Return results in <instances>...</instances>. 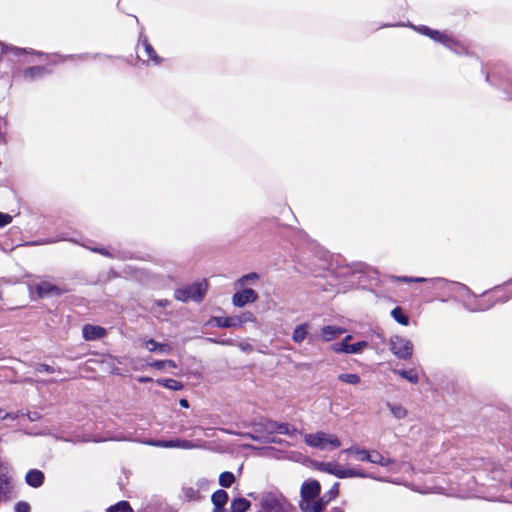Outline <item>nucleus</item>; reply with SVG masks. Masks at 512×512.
I'll list each match as a JSON object with an SVG mask.
<instances>
[{"label":"nucleus","instance_id":"nucleus-1","mask_svg":"<svg viewBox=\"0 0 512 512\" xmlns=\"http://www.w3.org/2000/svg\"><path fill=\"white\" fill-rule=\"evenodd\" d=\"M512 297V294H508L504 287H495L489 291L482 293L476 299V309L485 311L498 303H506Z\"/></svg>","mask_w":512,"mask_h":512},{"label":"nucleus","instance_id":"nucleus-2","mask_svg":"<svg viewBox=\"0 0 512 512\" xmlns=\"http://www.w3.org/2000/svg\"><path fill=\"white\" fill-rule=\"evenodd\" d=\"M304 441L308 446L321 450L325 449L328 445L333 449L339 448L341 445V442L336 435L324 432L306 434Z\"/></svg>","mask_w":512,"mask_h":512},{"label":"nucleus","instance_id":"nucleus-3","mask_svg":"<svg viewBox=\"0 0 512 512\" xmlns=\"http://www.w3.org/2000/svg\"><path fill=\"white\" fill-rule=\"evenodd\" d=\"M207 283L196 282L184 288L175 290L174 296L178 301L186 302L188 300L201 301L206 293Z\"/></svg>","mask_w":512,"mask_h":512},{"label":"nucleus","instance_id":"nucleus-4","mask_svg":"<svg viewBox=\"0 0 512 512\" xmlns=\"http://www.w3.org/2000/svg\"><path fill=\"white\" fill-rule=\"evenodd\" d=\"M390 350L399 359H410L413 354V344L410 340L394 336L390 339Z\"/></svg>","mask_w":512,"mask_h":512},{"label":"nucleus","instance_id":"nucleus-5","mask_svg":"<svg viewBox=\"0 0 512 512\" xmlns=\"http://www.w3.org/2000/svg\"><path fill=\"white\" fill-rule=\"evenodd\" d=\"M286 504L283 496L268 493L261 499V512H286Z\"/></svg>","mask_w":512,"mask_h":512},{"label":"nucleus","instance_id":"nucleus-6","mask_svg":"<svg viewBox=\"0 0 512 512\" xmlns=\"http://www.w3.org/2000/svg\"><path fill=\"white\" fill-rule=\"evenodd\" d=\"M37 296L41 299L49 297H59L69 290L65 286H58L49 281H41L34 287Z\"/></svg>","mask_w":512,"mask_h":512},{"label":"nucleus","instance_id":"nucleus-7","mask_svg":"<svg viewBox=\"0 0 512 512\" xmlns=\"http://www.w3.org/2000/svg\"><path fill=\"white\" fill-rule=\"evenodd\" d=\"M321 493V485L318 480H307L303 482L300 489V495L302 498V504H306L307 501L318 498Z\"/></svg>","mask_w":512,"mask_h":512},{"label":"nucleus","instance_id":"nucleus-8","mask_svg":"<svg viewBox=\"0 0 512 512\" xmlns=\"http://www.w3.org/2000/svg\"><path fill=\"white\" fill-rule=\"evenodd\" d=\"M323 470L328 472L329 474H332L338 478L344 479V478H350V477H365V473L361 471H357L355 469H342L336 464H322Z\"/></svg>","mask_w":512,"mask_h":512},{"label":"nucleus","instance_id":"nucleus-9","mask_svg":"<svg viewBox=\"0 0 512 512\" xmlns=\"http://www.w3.org/2000/svg\"><path fill=\"white\" fill-rule=\"evenodd\" d=\"M352 338L351 335H347L341 343L333 345V350L337 353H358L364 347L367 346L366 341H359L353 344H349L348 341Z\"/></svg>","mask_w":512,"mask_h":512},{"label":"nucleus","instance_id":"nucleus-10","mask_svg":"<svg viewBox=\"0 0 512 512\" xmlns=\"http://www.w3.org/2000/svg\"><path fill=\"white\" fill-rule=\"evenodd\" d=\"M258 299V294L251 288H246L240 292H236L232 297V303L236 307H243L248 303H254Z\"/></svg>","mask_w":512,"mask_h":512},{"label":"nucleus","instance_id":"nucleus-11","mask_svg":"<svg viewBox=\"0 0 512 512\" xmlns=\"http://www.w3.org/2000/svg\"><path fill=\"white\" fill-rule=\"evenodd\" d=\"M107 331L104 327L92 324H85L82 328V335L86 341H94L105 337Z\"/></svg>","mask_w":512,"mask_h":512},{"label":"nucleus","instance_id":"nucleus-12","mask_svg":"<svg viewBox=\"0 0 512 512\" xmlns=\"http://www.w3.org/2000/svg\"><path fill=\"white\" fill-rule=\"evenodd\" d=\"M417 31L420 34L429 37L433 41L443 44L444 46H445L446 42L449 41V37H450V35H448L446 32L435 30V29H432L425 25L419 26L417 28Z\"/></svg>","mask_w":512,"mask_h":512},{"label":"nucleus","instance_id":"nucleus-13","mask_svg":"<svg viewBox=\"0 0 512 512\" xmlns=\"http://www.w3.org/2000/svg\"><path fill=\"white\" fill-rule=\"evenodd\" d=\"M139 45L142 46L144 52V61L153 62L154 64H159L161 62L160 57L157 55L153 46L150 44L148 38L146 36H140Z\"/></svg>","mask_w":512,"mask_h":512},{"label":"nucleus","instance_id":"nucleus-14","mask_svg":"<svg viewBox=\"0 0 512 512\" xmlns=\"http://www.w3.org/2000/svg\"><path fill=\"white\" fill-rule=\"evenodd\" d=\"M329 501L326 496H318L314 500L307 501L306 504H301V509L305 512H323Z\"/></svg>","mask_w":512,"mask_h":512},{"label":"nucleus","instance_id":"nucleus-15","mask_svg":"<svg viewBox=\"0 0 512 512\" xmlns=\"http://www.w3.org/2000/svg\"><path fill=\"white\" fill-rule=\"evenodd\" d=\"M44 479V473L38 469L29 470L25 476L26 483L33 488H38L42 486L44 483Z\"/></svg>","mask_w":512,"mask_h":512},{"label":"nucleus","instance_id":"nucleus-16","mask_svg":"<svg viewBox=\"0 0 512 512\" xmlns=\"http://www.w3.org/2000/svg\"><path fill=\"white\" fill-rule=\"evenodd\" d=\"M152 445L158 446V447H164V448H184L189 449L192 448L193 445L189 440H170V441H155L151 443Z\"/></svg>","mask_w":512,"mask_h":512},{"label":"nucleus","instance_id":"nucleus-17","mask_svg":"<svg viewBox=\"0 0 512 512\" xmlns=\"http://www.w3.org/2000/svg\"><path fill=\"white\" fill-rule=\"evenodd\" d=\"M214 322L217 327L230 328L235 326H241L243 321L239 317H215Z\"/></svg>","mask_w":512,"mask_h":512},{"label":"nucleus","instance_id":"nucleus-18","mask_svg":"<svg viewBox=\"0 0 512 512\" xmlns=\"http://www.w3.org/2000/svg\"><path fill=\"white\" fill-rule=\"evenodd\" d=\"M445 47L450 49L455 54L461 55H468L469 54V47L466 46L464 43L454 39L452 36L449 37V41L446 42Z\"/></svg>","mask_w":512,"mask_h":512},{"label":"nucleus","instance_id":"nucleus-19","mask_svg":"<svg viewBox=\"0 0 512 512\" xmlns=\"http://www.w3.org/2000/svg\"><path fill=\"white\" fill-rule=\"evenodd\" d=\"M250 508L251 502L244 497H236L230 504V512H246Z\"/></svg>","mask_w":512,"mask_h":512},{"label":"nucleus","instance_id":"nucleus-20","mask_svg":"<svg viewBox=\"0 0 512 512\" xmlns=\"http://www.w3.org/2000/svg\"><path fill=\"white\" fill-rule=\"evenodd\" d=\"M48 73V70L43 66H33L25 69L23 75L29 80H35Z\"/></svg>","mask_w":512,"mask_h":512},{"label":"nucleus","instance_id":"nucleus-21","mask_svg":"<svg viewBox=\"0 0 512 512\" xmlns=\"http://www.w3.org/2000/svg\"><path fill=\"white\" fill-rule=\"evenodd\" d=\"M367 462L387 467L393 463V460L388 457H384L380 452L376 450H372L369 453V459Z\"/></svg>","mask_w":512,"mask_h":512},{"label":"nucleus","instance_id":"nucleus-22","mask_svg":"<svg viewBox=\"0 0 512 512\" xmlns=\"http://www.w3.org/2000/svg\"><path fill=\"white\" fill-rule=\"evenodd\" d=\"M229 500L228 493L223 489L216 490L212 496H211V502L213 506H226L227 502Z\"/></svg>","mask_w":512,"mask_h":512},{"label":"nucleus","instance_id":"nucleus-23","mask_svg":"<svg viewBox=\"0 0 512 512\" xmlns=\"http://www.w3.org/2000/svg\"><path fill=\"white\" fill-rule=\"evenodd\" d=\"M342 332H343V330L341 328L331 326V325L324 326L321 329V335L325 341L333 340L335 337L340 335Z\"/></svg>","mask_w":512,"mask_h":512},{"label":"nucleus","instance_id":"nucleus-24","mask_svg":"<svg viewBox=\"0 0 512 512\" xmlns=\"http://www.w3.org/2000/svg\"><path fill=\"white\" fill-rule=\"evenodd\" d=\"M157 384H159L160 386H163L167 389L174 390V391L181 390L184 387V385L181 381H178V380H175L172 378L158 379Z\"/></svg>","mask_w":512,"mask_h":512},{"label":"nucleus","instance_id":"nucleus-25","mask_svg":"<svg viewBox=\"0 0 512 512\" xmlns=\"http://www.w3.org/2000/svg\"><path fill=\"white\" fill-rule=\"evenodd\" d=\"M10 482L5 474L0 475V501H6L9 498Z\"/></svg>","mask_w":512,"mask_h":512},{"label":"nucleus","instance_id":"nucleus-26","mask_svg":"<svg viewBox=\"0 0 512 512\" xmlns=\"http://www.w3.org/2000/svg\"><path fill=\"white\" fill-rule=\"evenodd\" d=\"M307 328L308 324L306 323L296 326L292 334L293 341L296 343H301L306 338Z\"/></svg>","mask_w":512,"mask_h":512},{"label":"nucleus","instance_id":"nucleus-27","mask_svg":"<svg viewBox=\"0 0 512 512\" xmlns=\"http://www.w3.org/2000/svg\"><path fill=\"white\" fill-rule=\"evenodd\" d=\"M393 319L401 325L407 326L409 324V317L403 312L401 307H395L391 311Z\"/></svg>","mask_w":512,"mask_h":512},{"label":"nucleus","instance_id":"nucleus-28","mask_svg":"<svg viewBox=\"0 0 512 512\" xmlns=\"http://www.w3.org/2000/svg\"><path fill=\"white\" fill-rule=\"evenodd\" d=\"M235 476L230 471L222 472L219 476V485L223 488H230L235 482Z\"/></svg>","mask_w":512,"mask_h":512},{"label":"nucleus","instance_id":"nucleus-29","mask_svg":"<svg viewBox=\"0 0 512 512\" xmlns=\"http://www.w3.org/2000/svg\"><path fill=\"white\" fill-rule=\"evenodd\" d=\"M107 512H134L133 508L128 501H119L116 504L110 506L106 510Z\"/></svg>","mask_w":512,"mask_h":512},{"label":"nucleus","instance_id":"nucleus-30","mask_svg":"<svg viewBox=\"0 0 512 512\" xmlns=\"http://www.w3.org/2000/svg\"><path fill=\"white\" fill-rule=\"evenodd\" d=\"M182 493L187 501H198L201 499L200 491L194 487H184Z\"/></svg>","mask_w":512,"mask_h":512},{"label":"nucleus","instance_id":"nucleus-31","mask_svg":"<svg viewBox=\"0 0 512 512\" xmlns=\"http://www.w3.org/2000/svg\"><path fill=\"white\" fill-rule=\"evenodd\" d=\"M394 373L398 374L399 376H401L402 378L408 380L410 383L412 384H417L418 383V375L417 373L414 371V370H394Z\"/></svg>","mask_w":512,"mask_h":512},{"label":"nucleus","instance_id":"nucleus-32","mask_svg":"<svg viewBox=\"0 0 512 512\" xmlns=\"http://www.w3.org/2000/svg\"><path fill=\"white\" fill-rule=\"evenodd\" d=\"M338 380L344 383L358 385L361 382V378L358 374L354 373H342L338 375Z\"/></svg>","mask_w":512,"mask_h":512},{"label":"nucleus","instance_id":"nucleus-33","mask_svg":"<svg viewBox=\"0 0 512 512\" xmlns=\"http://www.w3.org/2000/svg\"><path fill=\"white\" fill-rule=\"evenodd\" d=\"M343 452L345 453H354L358 459L362 462H367L368 459H369V453L370 451L369 450H366V449H360L358 447H351V448H348L346 450H344Z\"/></svg>","mask_w":512,"mask_h":512},{"label":"nucleus","instance_id":"nucleus-34","mask_svg":"<svg viewBox=\"0 0 512 512\" xmlns=\"http://www.w3.org/2000/svg\"><path fill=\"white\" fill-rule=\"evenodd\" d=\"M390 411L397 419H403L407 416V410L401 405H389Z\"/></svg>","mask_w":512,"mask_h":512},{"label":"nucleus","instance_id":"nucleus-35","mask_svg":"<svg viewBox=\"0 0 512 512\" xmlns=\"http://www.w3.org/2000/svg\"><path fill=\"white\" fill-rule=\"evenodd\" d=\"M270 428L279 434H287L289 432V425L287 423L271 422Z\"/></svg>","mask_w":512,"mask_h":512},{"label":"nucleus","instance_id":"nucleus-36","mask_svg":"<svg viewBox=\"0 0 512 512\" xmlns=\"http://www.w3.org/2000/svg\"><path fill=\"white\" fill-rule=\"evenodd\" d=\"M338 494H339V484L335 483L328 492L323 494V496H326V499L330 502V501L334 500L335 498H337Z\"/></svg>","mask_w":512,"mask_h":512},{"label":"nucleus","instance_id":"nucleus-37","mask_svg":"<svg viewBox=\"0 0 512 512\" xmlns=\"http://www.w3.org/2000/svg\"><path fill=\"white\" fill-rule=\"evenodd\" d=\"M30 510H31V507H30L29 503H27L25 501H19L15 505V512H30Z\"/></svg>","mask_w":512,"mask_h":512},{"label":"nucleus","instance_id":"nucleus-38","mask_svg":"<svg viewBox=\"0 0 512 512\" xmlns=\"http://www.w3.org/2000/svg\"><path fill=\"white\" fill-rule=\"evenodd\" d=\"M36 372H45V373H54L55 372V369L48 365V364H44V363H41V364H38L35 368Z\"/></svg>","mask_w":512,"mask_h":512},{"label":"nucleus","instance_id":"nucleus-39","mask_svg":"<svg viewBox=\"0 0 512 512\" xmlns=\"http://www.w3.org/2000/svg\"><path fill=\"white\" fill-rule=\"evenodd\" d=\"M12 222V216L3 212H0V228Z\"/></svg>","mask_w":512,"mask_h":512},{"label":"nucleus","instance_id":"nucleus-40","mask_svg":"<svg viewBox=\"0 0 512 512\" xmlns=\"http://www.w3.org/2000/svg\"><path fill=\"white\" fill-rule=\"evenodd\" d=\"M259 278V275L255 272L253 273H249V274H246L244 276H242L238 282L241 283L242 285L248 281V280H257Z\"/></svg>","mask_w":512,"mask_h":512},{"label":"nucleus","instance_id":"nucleus-41","mask_svg":"<svg viewBox=\"0 0 512 512\" xmlns=\"http://www.w3.org/2000/svg\"><path fill=\"white\" fill-rule=\"evenodd\" d=\"M398 280L399 281H402V282H425L427 281L426 278H422V277H406V276H401V277H398Z\"/></svg>","mask_w":512,"mask_h":512},{"label":"nucleus","instance_id":"nucleus-42","mask_svg":"<svg viewBox=\"0 0 512 512\" xmlns=\"http://www.w3.org/2000/svg\"><path fill=\"white\" fill-rule=\"evenodd\" d=\"M145 345L150 352H154L158 350L159 342L155 341L154 339H149L145 342Z\"/></svg>","mask_w":512,"mask_h":512},{"label":"nucleus","instance_id":"nucleus-43","mask_svg":"<svg viewBox=\"0 0 512 512\" xmlns=\"http://www.w3.org/2000/svg\"><path fill=\"white\" fill-rule=\"evenodd\" d=\"M149 366L158 370H162L166 367V362H164V360H155L149 363Z\"/></svg>","mask_w":512,"mask_h":512},{"label":"nucleus","instance_id":"nucleus-44","mask_svg":"<svg viewBox=\"0 0 512 512\" xmlns=\"http://www.w3.org/2000/svg\"><path fill=\"white\" fill-rule=\"evenodd\" d=\"M173 348L171 345L167 343H159L158 351L161 353H170L172 352Z\"/></svg>","mask_w":512,"mask_h":512},{"label":"nucleus","instance_id":"nucleus-45","mask_svg":"<svg viewBox=\"0 0 512 512\" xmlns=\"http://www.w3.org/2000/svg\"><path fill=\"white\" fill-rule=\"evenodd\" d=\"M164 362H166V366L170 367V368H176L177 367V364L174 360H164Z\"/></svg>","mask_w":512,"mask_h":512},{"label":"nucleus","instance_id":"nucleus-46","mask_svg":"<svg viewBox=\"0 0 512 512\" xmlns=\"http://www.w3.org/2000/svg\"><path fill=\"white\" fill-rule=\"evenodd\" d=\"M179 404L181 407L183 408H189V402L187 399L183 398V399H180L179 401Z\"/></svg>","mask_w":512,"mask_h":512},{"label":"nucleus","instance_id":"nucleus-47","mask_svg":"<svg viewBox=\"0 0 512 512\" xmlns=\"http://www.w3.org/2000/svg\"><path fill=\"white\" fill-rule=\"evenodd\" d=\"M93 251L98 252V253H100L101 255H104V256H109V253L104 248L93 249Z\"/></svg>","mask_w":512,"mask_h":512},{"label":"nucleus","instance_id":"nucleus-48","mask_svg":"<svg viewBox=\"0 0 512 512\" xmlns=\"http://www.w3.org/2000/svg\"><path fill=\"white\" fill-rule=\"evenodd\" d=\"M212 512H226V509H225V506H221V507L213 506Z\"/></svg>","mask_w":512,"mask_h":512},{"label":"nucleus","instance_id":"nucleus-49","mask_svg":"<svg viewBox=\"0 0 512 512\" xmlns=\"http://www.w3.org/2000/svg\"><path fill=\"white\" fill-rule=\"evenodd\" d=\"M253 318V314L251 312H247L244 314V319H242V321H249V320H252Z\"/></svg>","mask_w":512,"mask_h":512},{"label":"nucleus","instance_id":"nucleus-50","mask_svg":"<svg viewBox=\"0 0 512 512\" xmlns=\"http://www.w3.org/2000/svg\"><path fill=\"white\" fill-rule=\"evenodd\" d=\"M9 416L3 409L0 408V419H6Z\"/></svg>","mask_w":512,"mask_h":512},{"label":"nucleus","instance_id":"nucleus-51","mask_svg":"<svg viewBox=\"0 0 512 512\" xmlns=\"http://www.w3.org/2000/svg\"><path fill=\"white\" fill-rule=\"evenodd\" d=\"M152 379L150 377H140L138 379L139 382L141 383H146V382H150Z\"/></svg>","mask_w":512,"mask_h":512},{"label":"nucleus","instance_id":"nucleus-52","mask_svg":"<svg viewBox=\"0 0 512 512\" xmlns=\"http://www.w3.org/2000/svg\"><path fill=\"white\" fill-rule=\"evenodd\" d=\"M158 306L160 307H165L167 304H168V301L167 300H159L157 302Z\"/></svg>","mask_w":512,"mask_h":512},{"label":"nucleus","instance_id":"nucleus-53","mask_svg":"<svg viewBox=\"0 0 512 512\" xmlns=\"http://www.w3.org/2000/svg\"><path fill=\"white\" fill-rule=\"evenodd\" d=\"M331 512H344V510L340 507H334Z\"/></svg>","mask_w":512,"mask_h":512}]
</instances>
